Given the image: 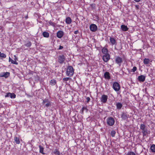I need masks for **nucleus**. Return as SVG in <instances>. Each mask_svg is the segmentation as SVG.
I'll use <instances>...</instances> for the list:
<instances>
[{"mask_svg": "<svg viewBox=\"0 0 155 155\" xmlns=\"http://www.w3.org/2000/svg\"><path fill=\"white\" fill-rule=\"evenodd\" d=\"M110 58V55L108 54L104 55L102 57L103 61L105 62H107Z\"/></svg>", "mask_w": 155, "mask_h": 155, "instance_id": "10", "label": "nucleus"}, {"mask_svg": "<svg viewBox=\"0 0 155 155\" xmlns=\"http://www.w3.org/2000/svg\"><path fill=\"white\" fill-rule=\"evenodd\" d=\"M6 55L5 54H4L3 53H2L0 51V57L3 58H5L6 57Z\"/></svg>", "mask_w": 155, "mask_h": 155, "instance_id": "31", "label": "nucleus"}, {"mask_svg": "<svg viewBox=\"0 0 155 155\" xmlns=\"http://www.w3.org/2000/svg\"><path fill=\"white\" fill-rule=\"evenodd\" d=\"M116 134V132L114 130H112L111 132V135L112 137H114Z\"/></svg>", "mask_w": 155, "mask_h": 155, "instance_id": "32", "label": "nucleus"}, {"mask_svg": "<svg viewBox=\"0 0 155 155\" xmlns=\"http://www.w3.org/2000/svg\"><path fill=\"white\" fill-rule=\"evenodd\" d=\"M9 62H11L12 64L17 65L18 64V63L17 62H16V61H15L14 60H13L10 57L9 58Z\"/></svg>", "mask_w": 155, "mask_h": 155, "instance_id": "22", "label": "nucleus"}, {"mask_svg": "<svg viewBox=\"0 0 155 155\" xmlns=\"http://www.w3.org/2000/svg\"><path fill=\"white\" fill-rule=\"evenodd\" d=\"M129 117V115L126 112H123L121 115V117L124 120H127Z\"/></svg>", "mask_w": 155, "mask_h": 155, "instance_id": "9", "label": "nucleus"}, {"mask_svg": "<svg viewBox=\"0 0 155 155\" xmlns=\"http://www.w3.org/2000/svg\"><path fill=\"white\" fill-rule=\"evenodd\" d=\"M14 140L17 144H19L20 143L19 139L16 137H15L14 138Z\"/></svg>", "mask_w": 155, "mask_h": 155, "instance_id": "23", "label": "nucleus"}, {"mask_svg": "<svg viewBox=\"0 0 155 155\" xmlns=\"http://www.w3.org/2000/svg\"><path fill=\"white\" fill-rule=\"evenodd\" d=\"M110 42L112 45H114L115 44L116 41L113 38L110 37Z\"/></svg>", "mask_w": 155, "mask_h": 155, "instance_id": "19", "label": "nucleus"}, {"mask_svg": "<svg viewBox=\"0 0 155 155\" xmlns=\"http://www.w3.org/2000/svg\"><path fill=\"white\" fill-rule=\"evenodd\" d=\"M150 150L152 153H155V144H152L150 147Z\"/></svg>", "mask_w": 155, "mask_h": 155, "instance_id": "17", "label": "nucleus"}, {"mask_svg": "<svg viewBox=\"0 0 155 155\" xmlns=\"http://www.w3.org/2000/svg\"><path fill=\"white\" fill-rule=\"evenodd\" d=\"M56 83V81L54 79L51 80L50 81V84L52 86H53L55 85Z\"/></svg>", "mask_w": 155, "mask_h": 155, "instance_id": "25", "label": "nucleus"}, {"mask_svg": "<svg viewBox=\"0 0 155 155\" xmlns=\"http://www.w3.org/2000/svg\"><path fill=\"white\" fill-rule=\"evenodd\" d=\"M66 22L68 24H70L71 22V19L70 17H67L66 19Z\"/></svg>", "mask_w": 155, "mask_h": 155, "instance_id": "24", "label": "nucleus"}, {"mask_svg": "<svg viewBox=\"0 0 155 155\" xmlns=\"http://www.w3.org/2000/svg\"><path fill=\"white\" fill-rule=\"evenodd\" d=\"M39 152L40 153L43 154H45V153H44L43 152L44 150V148L42 147L41 145H39Z\"/></svg>", "mask_w": 155, "mask_h": 155, "instance_id": "26", "label": "nucleus"}, {"mask_svg": "<svg viewBox=\"0 0 155 155\" xmlns=\"http://www.w3.org/2000/svg\"><path fill=\"white\" fill-rule=\"evenodd\" d=\"M121 28L123 31H126L128 30V28L127 26L124 25H122L121 26Z\"/></svg>", "mask_w": 155, "mask_h": 155, "instance_id": "16", "label": "nucleus"}, {"mask_svg": "<svg viewBox=\"0 0 155 155\" xmlns=\"http://www.w3.org/2000/svg\"><path fill=\"white\" fill-rule=\"evenodd\" d=\"M104 78L106 79L109 80L110 79V73L107 72H106L104 74Z\"/></svg>", "mask_w": 155, "mask_h": 155, "instance_id": "15", "label": "nucleus"}, {"mask_svg": "<svg viewBox=\"0 0 155 155\" xmlns=\"http://www.w3.org/2000/svg\"><path fill=\"white\" fill-rule=\"evenodd\" d=\"M107 99L108 96L107 95L104 94L103 95L101 99V101L104 103H105L107 102Z\"/></svg>", "mask_w": 155, "mask_h": 155, "instance_id": "8", "label": "nucleus"}, {"mask_svg": "<svg viewBox=\"0 0 155 155\" xmlns=\"http://www.w3.org/2000/svg\"><path fill=\"white\" fill-rule=\"evenodd\" d=\"M138 79L140 82H143L145 79V76L143 75H141L138 76Z\"/></svg>", "mask_w": 155, "mask_h": 155, "instance_id": "14", "label": "nucleus"}, {"mask_svg": "<svg viewBox=\"0 0 155 155\" xmlns=\"http://www.w3.org/2000/svg\"><path fill=\"white\" fill-rule=\"evenodd\" d=\"M90 98L89 97H87L86 98V101L87 103H88L90 101Z\"/></svg>", "mask_w": 155, "mask_h": 155, "instance_id": "38", "label": "nucleus"}, {"mask_svg": "<svg viewBox=\"0 0 155 155\" xmlns=\"http://www.w3.org/2000/svg\"><path fill=\"white\" fill-rule=\"evenodd\" d=\"M64 32L62 31H59L57 33V36L59 38H61L63 36Z\"/></svg>", "mask_w": 155, "mask_h": 155, "instance_id": "13", "label": "nucleus"}, {"mask_svg": "<svg viewBox=\"0 0 155 155\" xmlns=\"http://www.w3.org/2000/svg\"><path fill=\"white\" fill-rule=\"evenodd\" d=\"M5 97H10L11 98H15L16 97V95L13 93H8L5 95Z\"/></svg>", "mask_w": 155, "mask_h": 155, "instance_id": "12", "label": "nucleus"}, {"mask_svg": "<svg viewBox=\"0 0 155 155\" xmlns=\"http://www.w3.org/2000/svg\"><path fill=\"white\" fill-rule=\"evenodd\" d=\"M28 18L27 16L26 17V18Z\"/></svg>", "mask_w": 155, "mask_h": 155, "instance_id": "46", "label": "nucleus"}, {"mask_svg": "<svg viewBox=\"0 0 155 155\" xmlns=\"http://www.w3.org/2000/svg\"><path fill=\"white\" fill-rule=\"evenodd\" d=\"M58 62L60 64L64 63L65 59V57L64 55H59L58 57Z\"/></svg>", "mask_w": 155, "mask_h": 155, "instance_id": "5", "label": "nucleus"}, {"mask_svg": "<svg viewBox=\"0 0 155 155\" xmlns=\"http://www.w3.org/2000/svg\"><path fill=\"white\" fill-rule=\"evenodd\" d=\"M15 58L14 59V61H16L17 60V58L16 57L15 55L14 56Z\"/></svg>", "mask_w": 155, "mask_h": 155, "instance_id": "40", "label": "nucleus"}, {"mask_svg": "<svg viewBox=\"0 0 155 155\" xmlns=\"http://www.w3.org/2000/svg\"><path fill=\"white\" fill-rule=\"evenodd\" d=\"M53 153L55 154L59 155L60 154V152L58 151V150L55 149L53 151Z\"/></svg>", "mask_w": 155, "mask_h": 155, "instance_id": "30", "label": "nucleus"}, {"mask_svg": "<svg viewBox=\"0 0 155 155\" xmlns=\"http://www.w3.org/2000/svg\"><path fill=\"white\" fill-rule=\"evenodd\" d=\"M115 62L117 64L120 66L123 62L122 59L121 58L117 56L115 59Z\"/></svg>", "mask_w": 155, "mask_h": 155, "instance_id": "7", "label": "nucleus"}, {"mask_svg": "<svg viewBox=\"0 0 155 155\" xmlns=\"http://www.w3.org/2000/svg\"><path fill=\"white\" fill-rule=\"evenodd\" d=\"M136 8L137 9H139V5H135V6Z\"/></svg>", "mask_w": 155, "mask_h": 155, "instance_id": "42", "label": "nucleus"}, {"mask_svg": "<svg viewBox=\"0 0 155 155\" xmlns=\"http://www.w3.org/2000/svg\"><path fill=\"white\" fill-rule=\"evenodd\" d=\"M31 45V43L30 41H28L25 44V45L27 47H30Z\"/></svg>", "mask_w": 155, "mask_h": 155, "instance_id": "29", "label": "nucleus"}, {"mask_svg": "<svg viewBox=\"0 0 155 155\" xmlns=\"http://www.w3.org/2000/svg\"><path fill=\"white\" fill-rule=\"evenodd\" d=\"M114 119L112 117H109L107 119V124L109 126H113L114 124Z\"/></svg>", "mask_w": 155, "mask_h": 155, "instance_id": "3", "label": "nucleus"}, {"mask_svg": "<svg viewBox=\"0 0 155 155\" xmlns=\"http://www.w3.org/2000/svg\"><path fill=\"white\" fill-rule=\"evenodd\" d=\"M74 70L72 66L68 67L66 69V74L67 76L71 77L74 74Z\"/></svg>", "mask_w": 155, "mask_h": 155, "instance_id": "2", "label": "nucleus"}, {"mask_svg": "<svg viewBox=\"0 0 155 155\" xmlns=\"http://www.w3.org/2000/svg\"><path fill=\"white\" fill-rule=\"evenodd\" d=\"M135 2H139L140 0H134Z\"/></svg>", "mask_w": 155, "mask_h": 155, "instance_id": "43", "label": "nucleus"}, {"mask_svg": "<svg viewBox=\"0 0 155 155\" xmlns=\"http://www.w3.org/2000/svg\"><path fill=\"white\" fill-rule=\"evenodd\" d=\"M140 129L142 130V133L143 137L146 136L148 134H150V132L146 128L145 125L143 124H141Z\"/></svg>", "mask_w": 155, "mask_h": 155, "instance_id": "1", "label": "nucleus"}, {"mask_svg": "<svg viewBox=\"0 0 155 155\" xmlns=\"http://www.w3.org/2000/svg\"><path fill=\"white\" fill-rule=\"evenodd\" d=\"M90 28L91 31L95 32L97 30V27L96 25L92 24L90 25Z\"/></svg>", "mask_w": 155, "mask_h": 155, "instance_id": "6", "label": "nucleus"}, {"mask_svg": "<svg viewBox=\"0 0 155 155\" xmlns=\"http://www.w3.org/2000/svg\"><path fill=\"white\" fill-rule=\"evenodd\" d=\"M63 47L62 46L60 45L59 46V48H58V49L59 50H61L63 49Z\"/></svg>", "mask_w": 155, "mask_h": 155, "instance_id": "39", "label": "nucleus"}, {"mask_svg": "<svg viewBox=\"0 0 155 155\" xmlns=\"http://www.w3.org/2000/svg\"><path fill=\"white\" fill-rule=\"evenodd\" d=\"M42 35L45 38H48L49 36V33L48 32L46 31L42 33Z\"/></svg>", "mask_w": 155, "mask_h": 155, "instance_id": "21", "label": "nucleus"}, {"mask_svg": "<svg viewBox=\"0 0 155 155\" xmlns=\"http://www.w3.org/2000/svg\"><path fill=\"white\" fill-rule=\"evenodd\" d=\"M50 24H51V25H53V26H54V23H53V22H51V23H50Z\"/></svg>", "mask_w": 155, "mask_h": 155, "instance_id": "44", "label": "nucleus"}, {"mask_svg": "<svg viewBox=\"0 0 155 155\" xmlns=\"http://www.w3.org/2000/svg\"><path fill=\"white\" fill-rule=\"evenodd\" d=\"M150 62V60L148 58H145L143 60V63L145 64H147Z\"/></svg>", "mask_w": 155, "mask_h": 155, "instance_id": "28", "label": "nucleus"}, {"mask_svg": "<svg viewBox=\"0 0 155 155\" xmlns=\"http://www.w3.org/2000/svg\"><path fill=\"white\" fill-rule=\"evenodd\" d=\"M126 155H136L135 153L133 152H128Z\"/></svg>", "mask_w": 155, "mask_h": 155, "instance_id": "33", "label": "nucleus"}, {"mask_svg": "<svg viewBox=\"0 0 155 155\" xmlns=\"http://www.w3.org/2000/svg\"><path fill=\"white\" fill-rule=\"evenodd\" d=\"M113 87V89L116 91H119L120 88L119 84L117 82H114Z\"/></svg>", "mask_w": 155, "mask_h": 155, "instance_id": "4", "label": "nucleus"}, {"mask_svg": "<svg viewBox=\"0 0 155 155\" xmlns=\"http://www.w3.org/2000/svg\"><path fill=\"white\" fill-rule=\"evenodd\" d=\"M137 68L136 67H134L133 69H132V71L133 72H135L136 70H137Z\"/></svg>", "mask_w": 155, "mask_h": 155, "instance_id": "36", "label": "nucleus"}, {"mask_svg": "<svg viewBox=\"0 0 155 155\" xmlns=\"http://www.w3.org/2000/svg\"><path fill=\"white\" fill-rule=\"evenodd\" d=\"M70 79V78H68V77H67V78H63V81H68L69 79Z\"/></svg>", "mask_w": 155, "mask_h": 155, "instance_id": "37", "label": "nucleus"}, {"mask_svg": "<svg viewBox=\"0 0 155 155\" xmlns=\"http://www.w3.org/2000/svg\"><path fill=\"white\" fill-rule=\"evenodd\" d=\"M49 101L48 100V99H45L43 100V104H45V103H47L48 102H49Z\"/></svg>", "mask_w": 155, "mask_h": 155, "instance_id": "34", "label": "nucleus"}, {"mask_svg": "<svg viewBox=\"0 0 155 155\" xmlns=\"http://www.w3.org/2000/svg\"><path fill=\"white\" fill-rule=\"evenodd\" d=\"M2 30V28L1 27H0V30Z\"/></svg>", "mask_w": 155, "mask_h": 155, "instance_id": "45", "label": "nucleus"}, {"mask_svg": "<svg viewBox=\"0 0 155 155\" xmlns=\"http://www.w3.org/2000/svg\"><path fill=\"white\" fill-rule=\"evenodd\" d=\"M78 33V30L75 31H74V34H77Z\"/></svg>", "mask_w": 155, "mask_h": 155, "instance_id": "41", "label": "nucleus"}, {"mask_svg": "<svg viewBox=\"0 0 155 155\" xmlns=\"http://www.w3.org/2000/svg\"><path fill=\"white\" fill-rule=\"evenodd\" d=\"M102 52L104 54H108V51L107 48H102Z\"/></svg>", "mask_w": 155, "mask_h": 155, "instance_id": "20", "label": "nucleus"}, {"mask_svg": "<svg viewBox=\"0 0 155 155\" xmlns=\"http://www.w3.org/2000/svg\"><path fill=\"white\" fill-rule=\"evenodd\" d=\"M88 110L87 107H83L81 110V113L83 114V113L84 111H85L86 112H87Z\"/></svg>", "mask_w": 155, "mask_h": 155, "instance_id": "27", "label": "nucleus"}, {"mask_svg": "<svg viewBox=\"0 0 155 155\" xmlns=\"http://www.w3.org/2000/svg\"><path fill=\"white\" fill-rule=\"evenodd\" d=\"M10 75V73L8 72H3L0 73V77H4L5 78L8 77Z\"/></svg>", "mask_w": 155, "mask_h": 155, "instance_id": "11", "label": "nucleus"}, {"mask_svg": "<svg viewBox=\"0 0 155 155\" xmlns=\"http://www.w3.org/2000/svg\"><path fill=\"white\" fill-rule=\"evenodd\" d=\"M116 106L117 109H120L122 107V104L118 102L116 104Z\"/></svg>", "mask_w": 155, "mask_h": 155, "instance_id": "18", "label": "nucleus"}, {"mask_svg": "<svg viewBox=\"0 0 155 155\" xmlns=\"http://www.w3.org/2000/svg\"><path fill=\"white\" fill-rule=\"evenodd\" d=\"M51 103L50 101H49L45 104V106L46 107H48L49 106L51 105Z\"/></svg>", "mask_w": 155, "mask_h": 155, "instance_id": "35", "label": "nucleus"}]
</instances>
